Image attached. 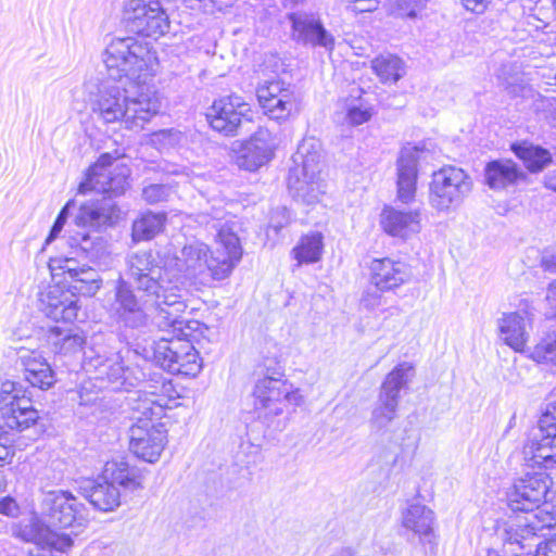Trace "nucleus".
I'll return each instance as SVG.
<instances>
[{
    "instance_id": "3c124183",
    "label": "nucleus",
    "mask_w": 556,
    "mask_h": 556,
    "mask_svg": "<svg viewBox=\"0 0 556 556\" xmlns=\"http://www.w3.org/2000/svg\"><path fill=\"white\" fill-rule=\"evenodd\" d=\"M75 203L74 201H68L64 206L63 208L60 211L59 215L56 216V219H55V224L62 226L64 228L65 224H66V220H67V217H68V214H70V210L72 206H74Z\"/></svg>"
},
{
    "instance_id": "338daca9",
    "label": "nucleus",
    "mask_w": 556,
    "mask_h": 556,
    "mask_svg": "<svg viewBox=\"0 0 556 556\" xmlns=\"http://www.w3.org/2000/svg\"><path fill=\"white\" fill-rule=\"evenodd\" d=\"M353 91H356L358 94L362 93V89L361 88H355V89H353Z\"/></svg>"
},
{
    "instance_id": "20e7f679",
    "label": "nucleus",
    "mask_w": 556,
    "mask_h": 556,
    "mask_svg": "<svg viewBox=\"0 0 556 556\" xmlns=\"http://www.w3.org/2000/svg\"><path fill=\"white\" fill-rule=\"evenodd\" d=\"M89 103L96 121L124 124L128 129L142 128L161 109L159 99L140 91L136 97L126 89V81H102L97 91H89Z\"/></svg>"
},
{
    "instance_id": "a19ab883",
    "label": "nucleus",
    "mask_w": 556,
    "mask_h": 556,
    "mask_svg": "<svg viewBox=\"0 0 556 556\" xmlns=\"http://www.w3.org/2000/svg\"><path fill=\"white\" fill-rule=\"evenodd\" d=\"M287 89H293L290 84H287L280 79L264 80L260 84L256 89V96L260 104L269 101L285 93Z\"/></svg>"
},
{
    "instance_id": "69168bd1",
    "label": "nucleus",
    "mask_w": 556,
    "mask_h": 556,
    "mask_svg": "<svg viewBox=\"0 0 556 556\" xmlns=\"http://www.w3.org/2000/svg\"><path fill=\"white\" fill-rule=\"evenodd\" d=\"M273 227H274L276 230H278V229H280V228L282 227V224H277V225H276V224H273Z\"/></svg>"
},
{
    "instance_id": "f8f14e48",
    "label": "nucleus",
    "mask_w": 556,
    "mask_h": 556,
    "mask_svg": "<svg viewBox=\"0 0 556 556\" xmlns=\"http://www.w3.org/2000/svg\"><path fill=\"white\" fill-rule=\"evenodd\" d=\"M40 509L48 527H80L88 521V508L70 491L51 490L43 492Z\"/></svg>"
},
{
    "instance_id": "dca6fc26",
    "label": "nucleus",
    "mask_w": 556,
    "mask_h": 556,
    "mask_svg": "<svg viewBox=\"0 0 556 556\" xmlns=\"http://www.w3.org/2000/svg\"><path fill=\"white\" fill-rule=\"evenodd\" d=\"M255 409L258 417L278 416L283 412L286 403L298 404L299 394L291 390V384L283 380L265 377L254 387Z\"/></svg>"
},
{
    "instance_id": "4c0bfd02",
    "label": "nucleus",
    "mask_w": 556,
    "mask_h": 556,
    "mask_svg": "<svg viewBox=\"0 0 556 556\" xmlns=\"http://www.w3.org/2000/svg\"><path fill=\"white\" fill-rule=\"evenodd\" d=\"M264 113L275 121H286L295 109V93L293 89H287L285 93L269 99V101L260 104Z\"/></svg>"
},
{
    "instance_id": "7c9ffc66",
    "label": "nucleus",
    "mask_w": 556,
    "mask_h": 556,
    "mask_svg": "<svg viewBox=\"0 0 556 556\" xmlns=\"http://www.w3.org/2000/svg\"><path fill=\"white\" fill-rule=\"evenodd\" d=\"M525 178L523 172L511 160H495L485 165L484 181L493 190H503Z\"/></svg>"
},
{
    "instance_id": "09e8293b",
    "label": "nucleus",
    "mask_w": 556,
    "mask_h": 556,
    "mask_svg": "<svg viewBox=\"0 0 556 556\" xmlns=\"http://www.w3.org/2000/svg\"><path fill=\"white\" fill-rule=\"evenodd\" d=\"M533 556H556V536L545 542L534 541Z\"/></svg>"
},
{
    "instance_id": "2f4dec72",
    "label": "nucleus",
    "mask_w": 556,
    "mask_h": 556,
    "mask_svg": "<svg viewBox=\"0 0 556 556\" xmlns=\"http://www.w3.org/2000/svg\"><path fill=\"white\" fill-rule=\"evenodd\" d=\"M71 260H66L64 268L71 278L70 291L84 296H93L102 287V278L99 273L90 267H70Z\"/></svg>"
},
{
    "instance_id": "ea45409f",
    "label": "nucleus",
    "mask_w": 556,
    "mask_h": 556,
    "mask_svg": "<svg viewBox=\"0 0 556 556\" xmlns=\"http://www.w3.org/2000/svg\"><path fill=\"white\" fill-rule=\"evenodd\" d=\"M392 445H397L402 448L416 447L419 442V434L415 429L413 422L407 421L402 427H394L391 434L384 441Z\"/></svg>"
},
{
    "instance_id": "58836bf2",
    "label": "nucleus",
    "mask_w": 556,
    "mask_h": 556,
    "mask_svg": "<svg viewBox=\"0 0 556 556\" xmlns=\"http://www.w3.org/2000/svg\"><path fill=\"white\" fill-rule=\"evenodd\" d=\"M531 357L539 364L556 369V333L547 334L531 352Z\"/></svg>"
},
{
    "instance_id": "37998d69",
    "label": "nucleus",
    "mask_w": 556,
    "mask_h": 556,
    "mask_svg": "<svg viewBox=\"0 0 556 556\" xmlns=\"http://www.w3.org/2000/svg\"><path fill=\"white\" fill-rule=\"evenodd\" d=\"M371 115V108L365 105L362 101L358 104H351L346 109V119L353 126L368 122Z\"/></svg>"
},
{
    "instance_id": "c756f323",
    "label": "nucleus",
    "mask_w": 556,
    "mask_h": 556,
    "mask_svg": "<svg viewBox=\"0 0 556 556\" xmlns=\"http://www.w3.org/2000/svg\"><path fill=\"white\" fill-rule=\"evenodd\" d=\"M46 340L53 353L64 356L81 352L86 343V338L80 329L60 326L49 328Z\"/></svg>"
},
{
    "instance_id": "f03ea898",
    "label": "nucleus",
    "mask_w": 556,
    "mask_h": 556,
    "mask_svg": "<svg viewBox=\"0 0 556 556\" xmlns=\"http://www.w3.org/2000/svg\"><path fill=\"white\" fill-rule=\"evenodd\" d=\"M544 471L527 472L517 478L507 491L511 510L531 514L525 521L516 519L504 529V540L518 544V548L533 547L540 540L538 532L556 529V491Z\"/></svg>"
},
{
    "instance_id": "423d86ee",
    "label": "nucleus",
    "mask_w": 556,
    "mask_h": 556,
    "mask_svg": "<svg viewBox=\"0 0 556 556\" xmlns=\"http://www.w3.org/2000/svg\"><path fill=\"white\" fill-rule=\"evenodd\" d=\"M127 399L132 410L138 413L134 417L137 421L129 429V448L138 458L154 463L166 443L164 426L153 421L161 417L163 406L153 396H142L140 391L131 392Z\"/></svg>"
},
{
    "instance_id": "6ab92c4d",
    "label": "nucleus",
    "mask_w": 556,
    "mask_h": 556,
    "mask_svg": "<svg viewBox=\"0 0 556 556\" xmlns=\"http://www.w3.org/2000/svg\"><path fill=\"white\" fill-rule=\"evenodd\" d=\"M291 23V37L298 43L323 47L331 51L334 38L323 26L319 17L313 13L293 12L288 14Z\"/></svg>"
},
{
    "instance_id": "e433bc0d",
    "label": "nucleus",
    "mask_w": 556,
    "mask_h": 556,
    "mask_svg": "<svg viewBox=\"0 0 556 556\" xmlns=\"http://www.w3.org/2000/svg\"><path fill=\"white\" fill-rule=\"evenodd\" d=\"M323 251V236L314 232L301 238L292 249L293 257L298 261L296 266L302 264L316 263L319 261Z\"/></svg>"
},
{
    "instance_id": "72a5a7b5",
    "label": "nucleus",
    "mask_w": 556,
    "mask_h": 556,
    "mask_svg": "<svg viewBox=\"0 0 556 556\" xmlns=\"http://www.w3.org/2000/svg\"><path fill=\"white\" fill-rule=\"evenodd\" d=\"M166 222L165 213L146 212L132 223L131 237L136 242L148 241L159 235Z\"/></svg>"
},
{
    "instance_id": "393cba45",
    "label": "nucleus",
    "mask_w": 556,
    "mask_h": 556,
    "mask_svg": "<svg viewBox=\"0 0 556 556\" xmlns=\"http://www.w3.org/2000/svg\"><path fill=\"white\" fill-rule=\"evenodd\" d=\"M402 527L419 538L421 544L435 545L434 513L424 504L409 503L402 511Z\"/></svg>"
},
{
    "instance_id": "412c9836",
    "label": "nucleus",
    "mask_w": 556,
    "mask_h": 556,
    "mask_svg": "<svg viewBox=\"0 0 556 556\" xmlns=\"http://www.w3.org/2000/svg\"><path fill=\"white\" fill-rule=\"evenodd\" d=\"M532 314L528 308L504 313L498 319L500 337L516 352H523L529 339Z\"/></svg>"
},
{
    "instance_id": "6e6552de",
    "label": "nucleus",
    "mask_w": 556,
    "mask_h": 556,
    "mask_svg": "<svg viewBox=\"0 0 556 556\" xmlns=\"http://www.w3.org/2000/svg\"><path fill=\"white\" fill-rule=\"evenodd\" d=\"M156 60L148 42L135 37L113 38L103 52L110 79L134 81L142 75H152V66Z\"/></svg>"
},
{
    "instance_id": "1a4fd4ad",
    "label": "nucleus",
    "mask_w": 556,
    "mask_h": 556,
    "mask_svg": "<svg viewBox=\"0 0 556 556\" xmlns=\"http://www.w3.org/2000/svg\"><path fill=\"white\" fill-rule=\"evenodd\" d=\"M414 372V366L403 362L395 366L381 383L368 420L370 433L381 442H384L394 429L393 424L399 415L400 393L408 387Z\"/></svg>"
},
{
    "instance_id": "2eb2a0df",
    "label": "nucleus",
    "mask_w": 556,
    "mask_h": 556,
    "mask_svg": "<svg viewBox=\"0 0 556 556\" xmlns=\"http://www.w3.org/2000/svg\"><path fill=\"white\" fill-rule=\"evenodd\" d=\"M430 153L425 142L402 148L396 162L397 199L402 203L409 204L415 200L418 165L426 162Z\"/></svg>"
},
{
    "instance_id": "5701e85b",
    "label": "nucleus",
    "mask_w": 556,
    "mask_h": 556,
    "mask_svg": "<svg viewBox=\"0 0 556 556\" xmlns=\"http://www.w3.org/2000/svg\"><path fill=\"white\" fill-rule=\"evenodd\" d=\"M369 269L371 283L382 292L394 290L410 278L406 264L389 257L372 260Z\"/></svg>"
},
{
    "instance_id": "c9c22d12",
    "label": "nucleus",
    "mask_w": 556,
    "mask_h": 556,
    "mask_svg": "<svg viewBox=\"0 0 556 556\" xmlns=\"http://www.w3.org/2000/svg\"><path fill=\"white\" fill-rule=\"evenodd\" d=\"M513 151L532 173L541 172L552 162L549 151L539 146L515 144Z\"/></svg>"
},
{
    "instance_id": "bf43d9fd",
    "label": "nucleus",
    "mask_w": 556,
    "mask_h": 556,
    "mask_svg": "<svg viewBox=\"0 0 556 556\" xmlns=\"http://www.w3.org/2000/svg\"><path fill=\"white\" fill-rule=\"evenodd\" d=\"M11 432H16V430L10 429L9 427H7L4 420H0V440L3 439V435H7Z\"/></svg>"
},
{
    "instance_id": "9b49d317",
    "label": "nucleus",
    "mask_w": 556,
    "mask_h": 556,
    "mask_svg": "<svg viewBox=\"0 0 556 556\" xmlns=\"http://www.w3.org/2000/svg\"><path fill=\"white\" fill-rule=\"evenodd\" d=\"M471 188V179L464 169L444 166L432 174L429 202L437 211L448 212L463 203Z\"/></svg>"
},
{
    "instance_id": "5fc2aeb1",
    "label": "nucleus",
    "mask_w": 556,
    "mask_h": 556,
    "mask_svg": "<svg viewBox=\"0 0 556 556\" xmlns=\"http://www.w3.org/2000/svg\"><path fill=\"white\" fill-rule=\"evenodd\" d=\"M546 301L549 303L551 307L556 311V280L548 285L546 291Z\"/></svg>"
},
{
    "instance_id": "a211bd4d",
    "label": "nucleus",
    "mask_w": 556,
    "mask_h": 556,
    "mask_svg": "<svg viewBox=\"0 0 556 556\" xmlns=\"http://www.w3.org/2000/svg\"><path fill=\"white\" fill-rule=\"evenodd\" d=\"M276 138L267 128L260 127L236 152L235 163L244 170L255 172L274 156Z\"/></svg>"
},
{
    "instance_id": "7ed1b4c3",
    "label": "nucleus",
    "mask_w": 556,
    "mask_h": 556,
    "mask_svg": "<svg viewBox=\"0 0 556 556\" xmlns=\"http://www.w3.org/2000/svg\"><path fill=\"white\" fill-rule=\"evenodd\" d=\"M224 212L215 211V215L202 213L199 223L205 225L207 230H214L217 247L210 251L202 242H193L182 248L178 261L186 276L200 278L211 277L214 280H224L232 273L242 257L240 239L233 230V225L222 223Z\"/></svg>"
},
{
    "instance_id": "f3484780",
    "label": "nucleus",
    "mask_w": 556,
    "mask_h": 556,
    "mask_svg": "<svg viewBox=\"0 0 556 556\" xmlns=\"http://www.w3.org/2000/svg\"><path fill=\"white\" fill-rule=\"evenodd\" d=\"M250 111L249 104L239 96H229L213 102L206 113V119L214 130L225 136H236L243 117Z\"/></svg>"
},
{
    "instance_id": "864d4df0",
    "label": "nucleus",
    "mask_w": 556,
    "mask_h": 556,
    "mask_svg": "<svg viewBox=\"0 0 556 556\" xmlns=\"http://www.w3.org/2000/svg\"><path fill=\"white\" fill-rule=\"evenodd\" d=\"M464 7L472 12H479L483 9L484 4L490 0H462Z\"/></svg>"
},
{
    "instance_id": "49530a36",
    "label": "nucleus",
    "mask_w": 556,
    "mask_h": 556,
    "mask_svg": "<svg viewBox=\"0 0 556 556\" xmlns=\"http://www.w3.org/2000/svg\"><path fill=\"white\" fill-rule=\"evenodd\" d=\"M538 427L556 433V402L547 406L546 412L539 420Z\"/></svg>"
},
{
    "instance_id": "603ef678",
    "label": "nucleus",
    "mask_w": 556,
    "mask_h": 556,
    "mask_svg": "<svg viewBox=\"0 0 556 556\" xmlns=\"http://www.w3.org/2000/svg\"><path fill=\"white\" fill-rule=\"evenodd\" d=\"M542 266L545 270L556 274V251L543 256Z\"/></svg>"
},
{
    "instance_id": "9d476101",
    "label": "nucleus",
    "mask_w": 556,
    "mask_h": 556,
    "mask_svg": "<svg viewBox=\"0 0 556 556\" xmlns=\"http://www.w3.org/2000/svg\"><path fill=\"white\" fill-rule=\"evenodd\" d=\"M119 159L115 153H102L98 161L89 167L86 179L78 187L79 193L94 191L97 193L106 194L109 199L103 198L96 202L109 201L111 199L124 194L129 187L128 178L130 169L125 164H116L113 162Z\"/></svg>"
},
{
    "instance_id": "cd10ccee",
    "label": "nucleus",
    "mask_w": 556,
    "mask_h": 556,
    "mask_svg": "<svg viewBox=\"0 0 556 556\" xmlns=\"http://www.w3.org/2000/svg\"><path fill=\"white\" fill-rule=\"evenodd\" d=\"M85 357L87 368L96 370V379L106 381L113 391L127 390V374L129 370L122 365L117 355L104 357L99 354L92 356L85 353Z\"/></svg>"
},
{
    "instance_id": "6e6d98bb",
    "label": "nucleus",
    "mask_w": 556,
    "mask_h": 556,
    "mask_svg": "<svg viewBox=\"0 0 556 556\" xmlns=\"http://www.w3.org/2000/svg\"><path fill=\"white\" fill-rule=\"evenodd\" d=\"M330 556H358L357 549L352 546H342L332 552Z\"/></svg>"
},
{
    "instance_id": "a878e982",
    "label": "nucleus",
    "mask_w": 556,
    "mask_h": 556,
    "mask_svg": "<svg viewBox=\"0 0 556 556\" xmlns=\"http://www.w3.org/2000/svg\"><path fill=\"white\" fill-rule=\"evenodd\" d=\"M20 535L27 542H33L36 545H47L61 553H66L74 545V540L70 534L50 530L37 517H33L21 528Z\"/></svg>"
},
{
    "instance_id": "aec40b11",
    "label": "nucleus",
    "mask_w": 556,
    "mask_h": 556,
    "mask_svg": "<svg viewBox=\"0 0 556 556\" xmlns=\"http://www.w3.org/2000/svg\"><path fill=\"white\" fill-rule=\"evenodd\" d=\"M39 309L50 319L72 323L77 318L79 305L73 292L53 285L40 292Z\"/></svg>"
},
{
    "instance_id": "4468645a",
    "label": "nucleus",
    "mask_w": 556,
    "mask_h": 556,
    "mask_svg": "<svg viewBox=\"0 0 556 556\" xmlns=\"http://www.w3.org/2000/svg\"><path fill=\"white\" fill-rule=\"evenodd\" d=\"M38 412L33 407L30 399L23 394L22 387L14 381L5 380L0 384V420L7 427L22 432L37 422Z\"/></svg>"
},
{
    "instance_id": "79ce46f5",
    "label": "nucleus",
    "mask_w": 556,
    "mask_h": 556,
    "mask_svg": "<svg viewBox=\"0 0 556 556\" xmlns=\"http://www.w3.org/2000/svg\"><path fill=\"white\" fill-rule=\"evenodd\" d=\"M173 187L168 184H150L142 189V199L149 204L165 202L173 194Z\"/></svg>"
},
{
    "instance_id": "b1692460",
    "label": "nucleus",
    "mask_w": 556,
    "mask_h": 556,
    "mask_svg": "<svg viewBox=\"0 0 556 556\" xmlns=\"http://www.w3.org/2000/svg\"><path fill=\"white\" fill-rule=\"evenodd\" d=\"M17 359L23 367L25 379L31 387L48 390L56 382L55 372L41 352L21 348L17 351Z\"/></svg>"
},
{
    "instance_id": "c85d7f7f",
    "label": "nucleus",
    "mask_w": 556,
    "mask_h": 556,
    "mask_svg": "<svg viewBox=\"0 0 556 556\" xmlns=\"http://www.w3.org/2000/svg\"><path fill=\"white\" fill-rule=\"evenodd\" d=\"M79 489L83 496L101 511H113L121 505L118 488L102 476L84 481Z\"/></svg>"
},
{
    "instance_id": "bb28decb",
    "label": "nucleus",
    "mask_w": 556,
    "mask_h": 556,
    "mask_svg": "<svg viewBox=\"0 0 556 556\" xmlns=\"http://www.w3.org/2000/svg\"><path fill=\"white\" fill-rule=\"evenodd\" d=\"M522 454L528 466L544 465L547 468V463L553 460L556 454V433L539 427L532 429L529 440L523 446Z\"/></svg>"
},
{
    "instance_id": "0e129e2a",
    "label": "nucleus",
    "mask_w": 556,
    "mask_h": 556,
    "mask_svg": "<svg viewBox=\"0 0 556 556\" xmlns=\"http://www.w3.org/2000/svg\"><path fill=\"white\" fill-rule=\"evenodd\" d=\"M515 419H516L515 415H514V416H511V418H510V420H509L508 428H511V427L515 425Z\"/></svg>"
},
{
    "instance_id": "e2e57ef3",
    "label": "nucleus",
    "mask_w": 556,
    "mask_h": 556,
    "mask_svg": "<svg viewBox=\"0 0 556 556\" xmlns=\"http://www.w3.org/2000/svg\"><path fill=\"white\" fill-rule=\"evenodd\" d=\"M546 186H547L549 189H552V190L556 191V180H555V181L549 180V181L546 184Z\"/></svg>"
},
{
    "instance_id": "de8ad7c7",
    "label": "nucleus",
    "mask_w": 556,
    "mask_h": 556,
    "mask_svg": "<svg viewBox=\"0 0 556 556\" xmlns=\"http://www.w3.org/2000/svg\"><path fill=\"white\" fill-rule=\"evenodd\" d=\"M381 291L377 288L375 290H367L363 293L361 305L366 309L372 311L382 304Z\"/></svg>"
},
{
    "instance_id": "8fccbe9b",
    "label": "nucleus",
    "mask_w": 556,
    "mask_h": 556,
    "mask_svg": "<svg viewBox=\"0 0 556 556\" xmlns=\"http://www.w3.org/2000/svg\"><path fill=\"white\" fill-rule=\"evenodd\" d=\"M379 5V0H350V8L355 13L372 12Z\"/></svg>"
},
{
    "instance_id": "a18cd8bd",
    "label": "nucleus",
    "mask_w": 556,
    "mask_h": 556,
    "mask_svg": "<svg viewBox=\"0 0 556 556\" xmlns=\"http://www.w3.org/2000/svg\"><path fill=\"white\" fill-rule=\"evenodd\" d=\"M396 7L401 16L409 18L416 17L422 8L419 0H396Z\"/></svg>"
},
{
    "instance_id": "c03bdc74",
    "label": "nucleus",
    "mask_w": 556,
    "mask_h": 556,
    "mask_svg": "<svg viewBox=\"0 0 556 556\" xmlns=\"http://www.w3.org/2000/svg\"><path fill=\"white\" fill-rule=\"evenodd\" d=\"M185 139V135L177 129H162L153 134V141L163 148H173Z\"/></svg>"
},
{
    "instance_id": "052dcab7",
    "label": "nucleus",
    "mask_w": 556,
    "mask_h": 556,
    "mask_svg": "<svg viewBox=\"0 0 556 556\" xmlns=\"http://www.w3.org/2000/svg\"><path fill=\"white\" fill-rule=\"evenodd\" d=\"M28 556H52L50 552H46L38 546L29 551Z\"/></svg>"
},
{
    "instance_id": "f257e3e1",
    "label": "nucleus",
    "mask_w": 556,
    "mask_h": 556,
    "mask_svg": "<svg viewBox=\"0 0 556 556\" xmlns=\"http://www.w3.org/2000/svg\"><path fill=\"white\" fill-rule=\"evenodd\" d=\"M186 309L181 289L157 253L147 250L128 254L125 276L121 275L114 285L110 315L125 328L142 329L151 323L172 333V338L153 343L154 362L173 375L195 377L202 364L188 339L193 328L182 317Z\"/></svg>"
},
{
    "instance_id": "473e14b6",
    "label": "nucleus",
    "mask_w": 556,
    "mask_h": 556,
    "mask_svg": "<svg viewBox=\"0 0 556 556\" xmlns=\"http://www.w3.org/2000/svg\"><path fill=\"white\" fill-rule=\"evenodd\" d=\"M102 477L125 490L135 491L142 488L141 477L138 469L130 467L125 462L108 463Z\"/></svg>"
},
{
    "instance_id": "ddd939ff",
    "label": "nucleus",
    "mask_w": 556,
    "mask_h": 556,
    "mask_svg": "<svg viewBox=\"0 0 556 556\" xmlns=\"http://www.w3.org/2000/svg\"><path fill=\"white\" fill-rule=\"evenodd\" d=\"M122 21L131 31L159 37L169 28L168 16L159 1L122 0Z\"/></svg>"
},
{
    "instance_id": "f704fd0d",
    "label": "nucleus",
    "mask_w": 556,
    "mask_h": 556,
    "mask_svg": "<svg viewBox=\"0 0 556 556\" xmlns=\"http://www.w3.org/2000/svg\"><path fill=\"white\" fill-rule=\"evenodd\" d=\"M371 68L380 81L396 83L404 75L403 61L393 54H381L371 61Z\"/></svg>"
},
{
    "instance_id": "680f3d73",
    "label": "nucleus",
    "mask_w": 556,
    "mask_h": 556,
    "mask_svg": "<svg viewBox=\"0 0 556 556\" xmlns=\"http://www.w3.org/2000/svg\"><path fill=\"white\" fill-rule=\"evenodd\" d=\"M11 504H12V500H4V501L0 502V513L7 514L8 510L10 509Z\"/></svg>"
},
{
    "instance_id": "4d7b16f0",
    "label": "nucleus",
    "mask_w": 556,
    "mask_h": 556,
    "mask_svg": "<svg viewBox=\"0 0 556 556\" xmlns=\"http://www.w3.org/2000/svg\"><path fill=\"white\" fill-rule=\"evenodd\" d=\"M62 230L63 227L54 223L49 232V236L46 239V243L49 244L50 242H52L55 238H58Z\"/></svg>"
},
{
    "instance_id": "4be33fe9",
    "label": "nucleus",
    "mask_w": 556,
    "mask_h": 556,
    "mask_svg": "<svg viewBox=\"0 0 556 556\" xmlns=\"http://www.w3.org/2000/svg\"><path fill=\"white\" fill-rule=\"evenodd\" d=\"M420 208L402 211L393 206H386L380 214V225L386 233L401 239H407L421 229Z\"/></svg>"
},
{
    "instance_id": "13d9d810",
    "label": "nucleus",
    "mask_w": 556,
    "mask_h": 556,
    "mask_svg": "<svg viewBox=\"0 0 556 556\" xmlns=\"http://www.w3.org/2000/svg\"><path fill=\"white\" fill-rule=\"evenodd\" d=\"M527 24L533 25L535 28H541L544 26V22L533 15L527 16Z\"/></svg>"
},
{
    "instance_id": "39448f33",
    "label": "nucleus",
    "mask_w": 556,
    "mask_h": 556,
    "mask_svg": "<svg viewBox=\"0 0 556 556\" xmlns=\"http://www.w3.org/2000/svg\"><path fill=\"white\" fill-rule=\"evenodd\" d=\"M119 217V208L109 201L87 202L80 205L68 226L67 244L75 258L97 266H108L110 251L108 241L98 231L112 226Z\"/></svg>"
},
{
    "instance_id": "0eeeda50",
    "label": "nucleus",
    "mask_w": 556,
    "mask_h": 556,
    "mask_svg": "<svg viewBox=\"0 0 556 556\" xmlns=\"http://www.w3.org/2000/svg\"><path fill=\"white\" fill-rule=\"evenodd\" d=\"M288 188L292 198L311 205L320 201L326 191L321 177V148L315 138L303 139L293 155Z\"/></svg>"
}]
</instances>
